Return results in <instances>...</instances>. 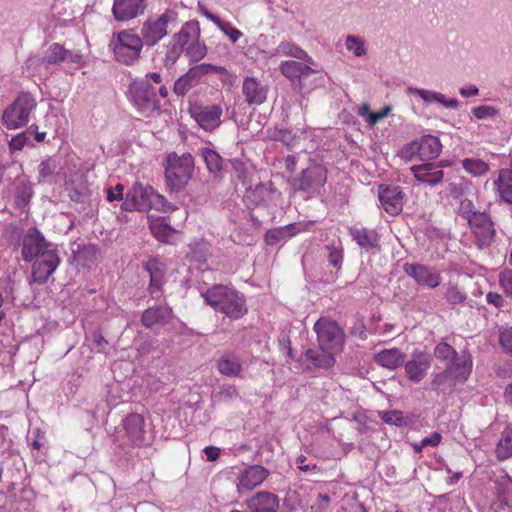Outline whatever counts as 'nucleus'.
Wrapping results in <instances>:
<instances>
[{"label":"nucleus","instance_id":"e2e57ef3","mask_svg":"<svg viewBox=\"0 0 512 512\" xmlns=\"http://www.w3.org/2000/svg\"><path fill=\"white\" fill-rule=\"evenodd\" d=\"M220 400H232L238 397V390L234 385H225L220 388L218 392Z\"/></svg>","mask_w":512,"mask_h":512},{"label":"nucleus","instance_id":"4c0bfd02","mask_svg":"<svg viewBox=\"0 0 512 512\" xmlns=\"http://www.w3.org/2000/svg\"><path fill=\"white\" fill-rule=\"evenodd\" d=\"M447 364L453 366L454 379L464 381L471 371L472 361L469 354L463 353L459 357L455 356L452 363Z\"/></svg>","mask_w":512,"mask_h":512},{"label":"nucleus","instance_id":"13d9d810","mask_svg":"<svg viewBox=\"0 0 512 512\" xmlns=\"http://www.w3.org/2000/svg\"><path fill=\"white\" fill-rule=\"evenodd\" d=\"M472 113L477 119H486L496 116L498 114V110L492 106L482 105L473 108Z\"/></svg>","mask_w":512,"mask_h":512},{"label":"nucleus","instance_id":"8fccbe9b","mask_svg":"<svg viewBox=\"0 0 512 512\" xmlns=\"http://www.w3.org/2000/svg\"><path fill=\"white\" fill-rule=\"evenodd\" d=\"M446 301L451 305L462 304L467 299V294L458 286L449 285L444 295Z\"/></svg>","mask_w":512,"mask_h":512},{"label":"nucleus","instance_id":"5701e85b","mask_svg":"<svg viewBox=\"0 0 512 512\" xmlns=\"http://www.w3.org/2000/svg\"><path fill=\"white\" fill-rule=\"evenodd\" d=\"M246 506L250 512H277L279 498L274 493L260 491L246 501Z\"/></svg>","mask_w":512,"mask_h":512},{"label":"nucleus","instance_id":"72a5a7b5","mask_svg":"<svg viewBox=\"0 0 512 512\" xmlns=\"http://www.w3.org/2000/svg\"><path fill=\"white\" fill-rule=\"evenodd\" d=\"M337 354L331 351H322L319 349H308L305 352V356L309 362H311L315 367L328 369L334 366L336 359L335 356Z\"/></svg>","mask_w":512,"mask_h":512},{"label":"nucleus","instance_id":"052dcab7","mask_svg":"<svg viewBox=\"0 0 512 512\" xmlns=\"http://www.w3.org/2000/svg\"><path fill=\"white\" fill-rule=\"evenodd\" d=\"M499 284L506 295L512 297V270H504L499 274Z\"/></svg>","mask_w":512,"mask_h":512},{"label":"nucleus","instance_id":"b1692460","mask_svg":"<svg viewBox=\"0 0 512 512\" xmlns=\"http://www.w3.org/2000/svg\"><path fill=\"white\" fill-rule=\"evenodd\" d=\"M417 181L430 186L437 185L443 181L444 172L434 163H423L414 165L411 168Z\"/></svg>","mask_w":512,"mask_h":512},{"label":"nucleus","instance_id":"2eb2a0df","mask_svg":"<svg viewBox=\"0 0 512 512\" xmlns=\"http://www.w3.org/2000/svg\"><path fill=\"white\" fill-rule=\"evenodd\" d=\"M268 469L261 465H252L244 469L238 476L237 491L247 493L261 485L269 476Z\"/></svg>","mask_w":512,"mask_h":512},{"label":"nucleus","instance_id":"09e8293b","mask_svg":"<svg viewBox=\"0 0 512 512\" xmlns=\"http://www.w3.org/2000/svg\"><path fill=\"white\" fill-rule=\"evenodd\" d=\"M345 46L354 56L361 57L367 52L364 41L357 36L348 35L345 40Z\"/></svg>","mask_w":512,"mask_h":512},{"label":"nucleus","instance_id":"a18cd8bd","mask_svg":"<svg viewBox=\"0 0 512 512\" xmlns=\"http://www.w3.org/2000/svg\"><path fill=\"white\" fill-rule=\"evenodd\" d=\"M152 234L161 242L168 243L174 234V230L170 228L164 221L157 220L150 225Z\"/></svg>","mask_w":512,"mask_h":512},{"label":"nucleus","instance_id":"bf43d9fd","mask_svg":"<svg viewBox=\"0 0 512 512\" xmlns=\"http://www.w3.org/2000/svg\"><path fill=\"white\" fill-rule=\"evenodd\" d=\"M401 157L406 160L419 158V141H412L411 143L405 145L401 150Z\"/></svg>","mask_w":512,"mask_h":512},{"label":"nucleus","instance_id":"79ce46f5","mask_svg":"<svg viewBox=\"0 0 512 512\" xmlns=\"http://www.w3.org/2000/svg\"><path fill=\"white\" fill-rule=\"evenodd\" d=\"M67 55V49H65L62 45L58 43H54L49 46L46 50L42 61L45 64H57L62 61H65V56Z\"/></svg>","mask_w":512,"mask_h":512},{"label":"nucleus","instance_id":"f8f14e48","mask_svg":"<svg viewBox=\"0 0 512 512\" xmlns=\"http://www.w3.org/2000/svg\"><path fill=\"white\" fill-rule=\"evenodd\" d=\"M223 68L208 63H202L191 67L186 74L182 75L174 84V92L179 96H184L190 89L195 87L200 79L214 72H219Z\"/></svg>","mask_w":512,"mask_h":512},{"label":"nucleus","instance_id":"37998d69","mask_svg":"<svg viewBox=\"0 0 512 512\" xmlns=\"http://www.w3.org/2000/svg\"><path fill=\"white\" fill-rule=\"evenodd\" d=\"M454 378V372H453V366H449L447 364V367L444 371L436 374L431 382L432 388L436 391L444 390L447 386H452L453 379Z\"/></svg>","mask_w":512,"mask_h":512},{"label":"nucleus","instance_id":"4d7b16f0","mask_svg":"<svg viewBox=\"0 0 512 512\" xmlns=\"http://www.w3.org/2000/svg\"><path fill=\"white\" fill-rule=\"evenodd\" d=\"M218 28L229 37L232 43H236L243 36V33L229 22H222Z\"/></svg>","mask_w":512,"mask_h":512},{"label":"nucleus","instance_id":"9d476101","mask_svg":"<svg viewBox=\"0 0 512 512\" xmlns=\"http://www.w3.org/2000/svg\"><path fill=\"white\" fill-rule=\"evenodd\" d=\"M131 99L142 113H149L159 106L155 88L149 81L134 82L130 88Z\"/></svg>","mask_w":512,"mask_h":512},{"label":"nucleus","instance_id":"ea45409f","mask_svg":"<svg viewBox=\"0 0 512 512\" xmlns=\"http://www.w3.org/2000/svg\"><path fill=\"white\" fill-rule=\"evenodd\" d=\"M184 51V48L172 37L169 42L165 46V56L163 59V64L165 67H172L177 60L180 58Z\"/></svg>","mask_w":512,"mask_h":512},{"label":"nucleus","instance_id":"aec40b11","mask_svg":"<svg viewBox=\"0 0 512 512\" xmlns=\"http://www.w3.org/2000/svg\"><path fill=\"white\" fill-rule=\"evenodd\" d=\"M123 428L129 441L135 446L147 443L145 419L141 414L131 413L123 420Z\"/></svg>","mask_w":512,"mask_h":512},{"label":"nucleus","instance_id":"6e6d98bb","mask_svg":"<svg viewBox=\"0 0 512 512\" xmlns=\"http://www.w3.org/2000/svg\"><path fill=\"white\" fill-rule=\"evenodd\" d=\"M435 357L440 360H446L452 363L455 358V350L447 343H439L434 350Z\"/></svg>","mask_w":512,"mask_h":512},{"label":"nucleus","instance_id":"393cba45","mask_svg":"<svg viewBox=\"0 0 512 512\" xmlns=\"http://www.w3.org/2000/svg\"><path fill=\"white\" fill-rule=\"evenodd\" d=\"M349 235L352 239L364 249H374L379 246L378 233L373 229L363 226H351L348 228Z\"/></svg>","mask_w":512,"mask_h":512},{"label":"nucleus","instance_id":"0eeeda50","mask_svg":"<svg viewBox=\"0 0 512 512\" xmlns=\"http://www.w3.org/2000/svg\"><path fill=\"white\" fill-rule=\"evenodd\" d=\"M326 181V167L321 164L312 163L301 172L300 176L293 180L292 187L295 191L315 194L319 192L320 188L324 186Z\"/></svg>","mask_w":512,"mask_h":512},{"label":"nucleus","instance_id":"4468645a","mask_svg":"<svg viewBox=\"0 0 512 512\" xmlns=\"http://www.w3.org/2000/svg\"><path fill=\"white\" fill-rule=\"evenodd\" d=\"M34 260L32 278L34 282L39 284L45 283L60 263L55 249L46 250L45 253H41Z\"/></svg>","mask_w":512,"mask_h":512},{"label":"nucleus","instance_id":"6e6552de","mask_svg":"<svg viewBox=\"0 0 512 512\" xmlns=\"http://www.w3.org/2000/svg\"><path fill=\"white\" fill-rule=\"evenodd\" d=\"M221 104H195L190 108L191 117L205 131L212 132L222 124Z\"/></svg>","mask_w":512,"mask_h":512},{"label":"nucleus","instance_id":"3c124183","mask_svg":"<svg viewBox=\"0 0 512 512\" xmlns=\"http://www.w3.org/2000/svg\"><path fill=\"white\" fill-rule=\"evenodd\" d=\"M471 184L467 181L452 182L447 186L448 195L454 199H460L470 190Z\"/></svg>","mask_w":512,"mask_h":512},{"label":"nucleus","instance_id":"680f3d73","mask_svg":"<svg viewBox=\"0 0 512 512\" xmlns=\"http://www.w3.org/2000/svg\"><path fill=\"white\" fill-rule=\"evenodd\" d=\"M500 344L504 351L512 356V328L505 329L501 332Z\"/></svg>","mask_w":512,"mask_h":512},{"label":"nucleus","instance_id":"e433bc0d","mask_svg":"<svg viewBox=\"0 0 512 512\" xmlns=\"http://www.w3.org/2000/svg\"><path fill=\"white\" fill-rule=\"evenodd\" d=\"M300 232L295 224H290L285 227L271 229L265 234V241L268 245H275L279 241L290 238Z\"/></svg>","mask_w":512,"mask_h":512},{"label":"nucleus","instance_id":"bb28decb","mask_svg":"<svg viewBox=\"0 0 512 512\" xmlns=\"http://www.w3.org/2000/svg\"><path fill=\"white\" fill-rule=\"evenodd\" d=\"M242 368V360L233 353H224L217 361L219 373L230 378L240 377Z\"/></svg>","mask_w":512,"mask_h":512},{"label":"nucleus","instance_id":"58836bf2","mask_svg":"<svg viewBox=\"0 0 512 512\" xmlns=\"http://www.w3.org/2000/svg\"><path fill=\"white\" fill-rule=\"evenodd\" d=\"M496 455L499 460L512 457V424L508 425L502 432L496 447Z\"/></svg>","mask_w":512,"mask_h":512},{"label":"nucleus","instance_id":"9b49d317","mask_svg":"<svg viewBox=\"0 0 512 512\" xmlns=\"http://www.w3.org/2000/svg\"><path fill=\"white\" fill-rule=\"evenodd\" d=\"M21 254L25 262H31L46 250H53V245L46 241L40 231L29 228L22 239Z\"/></svg>","mask_w":512,"mask_h":512},{"label":"nucleus","instance_id":"f257e3e1","mask_svg":"<svg viewBox=\"0 0 512 512\" xmlns=\"http://www.w3.org/2000/svg\"><path fill=\"white\" fill-rule=\"evenodd\" d=\"M202 297L215 311L235 320L242 318L248 311L244 296L226 285L215 284L203 292Z\"/></svg>","mask_w":512,"mask_h":512},{"label":"nucleus","instance_id":"473e14b6","mask_svg":"<svg viewBox=\"0 0 512 512\" xmlns=\"http://www.w3.org/2000/svg\"><path fill=\"white\" fill-rule=\"evenodd\" d=\"M418 141L420 160H431L440 155L442 145L437 137L432 135H425Z\"/></svg>","mask_w":512,"mask_h":512},{"label":"nucleus","instance_id":"c9c22d12","mask_svg":"<svg viewBox=\"0 0 512 512\" xmlns=\"http://www.w3.org/2000/svg\"><path fill=\"white\" fill-rule=\"evenodd\" d=\"M495 494L504 506H512V478L502 475L495 481Z\"/></svg>","mask_w":512,"mask_h":512},{"label":"nucleus","instance_id":"423d86ee","mask_svg":"<svg viewBox=\"0 0 512 512\" xmlns=\"http://www.w3.org/2000/svg\"><path fill=\"white\" fill-rule=\"evenodd\" d=\"M36 106L37 102L31 94H19L13 103L4 110L3 124L7 129H17L25 126Z\"/></svg>","mask_w":512,"mask_h":512},{"label":"nucleus","instance_id":"f03ea898","mask_svg":"<svg viewBox=\"0 0 512 512\" xmlns=\"http://www.w3.org/2000/svg\"><path fill=\"white\" fill-rule=\"evenodd\" d=\"M144 45L140 35L132 29L114 33L110 42L115 59L125 65L133 64L140 57Z\"/></svg>","mask_w":512,"mask_h":512},{"label":"nucleus","instance_id":"a19ab883","mask_svg":"<svg viewBox=\"0 0 512 512\" xmlns=\"http://www.w3.org/2000/svg\"><path fill=\"white\" fill-rule=\"evenodd\" d=\"M201 156L205 161L207 169L213 173L217 174L222 170L223 160L222 157L214 150L209 148L201 149Z\"/></svg>","mask_w":512,"mask_h":512},{"label":"nucleus","instance_id":"6ab92c4d","mask_svg":"<svg viewBox=\"0 0 512 512\" xmlns=\"http://www.w3.org/2000/svg\"><path fill=\"white\" fill-rule=\"evenodd\" d=\"M145 0H114L112 13L116 21L127 22L143 14Z\"/></svg>","mask_w":512,"mask_h":512},{"label":"nucleus","instance_id":"69168bd1","mask_svg":"<svg viewBox=\"0 0 512 512\" xmlns=\"http://www.w3.org/2000/svg\"><path fill=\"white\" fill-rule=\"evenodd\" d=\"M124 186L122 184H117L114 187H110L107 189V200L109 202H113L115 200L123 199Z\"/></svg>","mask_w":512,"mask_h":512},{"label":"nucleus","instance_id":"774afa93","mask_svg":"<svg viewBox=\"0 0 512 512\" xmlns=\"http://www.w3.org/2000/svg\"><path fill=\"white\" fill-rule=\"evenodd\" d=\"M442 440V436L438 432H433L430 436L422 439V446L424 447H437Z\"/></svg>","mask_w":512,"mask_h":512},{"label":"nucleus","instance_id":"a211bd4d","mask_svg":"<svg viewBox=\"0 0 512 512\" xmlns=\"http://www.w3.org/2000/svg\"><path fill=\"white\" fill-rule=\"evenodd\" d=\"M430 367L431 356L424 351L415 350L405 363V372L409 380L418 383L426 376Z\"/></svg>","mask_w":512,"mask_h":512},{"label":"nucleus","instance_id":"5fc2aeb1","mask_svg":"<svg viewBox=\"0 0 512 512\" xmlns=\"http://www.w3.org/2000/svg\"><path fill=\"white\" fill-rule=\"evenodd\" d=\"M458 211L460 216L467 220V222H469V219H473L474 216L481 213L480 211L475 210L473 202L467 198H463L460 200Z\"/></svg>","mask_w":512,"mask_h":512},{"label":"nucleus","instance_id":"39448f33","mask_svg":"<svg viewBox=\"0 0 512 512\" xmlns=\"http://www.w3.org/2000/svg\"><path fill=\"white\" fill-rule=\"evenodd\" d=\"M178 14L172 9H166L160 15L149 16L142 24L140 37L148 47L158 44L168 35V25L177 21Z\"/></svg>","mask_w":512,"mask_h":512},{"label":"nucleus","instance_id":"864d4df0","mask_svg":"<svg viewBox=\"0 0 512 512\" xmlns=\"http://www.w3.org/2000/svg\"><path fill=\"white\" fill-rule=\"evenodd\" d=\"M339 512H366L365 507L353 496H344Z\"/></svg>","mask_w":512,"mask_h":512},{"label":"nucleus","instance_id":"f3484780","mask_svg":"<svg viewBox=\"0 0 512 512\" xmlns=\"http://www.w3.org/2000/svg\"><path fill=\"white\" fill-rule=\"evenodd\" d=\"M404 271L419 285L430 289L438 287L442 281L440 274L435 269L422 264H405Z\"/></svg>","mask_w":512,"mask_h":512},{"label":"nucleus","instance_id":"ddd939ff","mask_svg":"<svg viewBox=\"0 0 512 512\" xmlns=\"http://www.w3.org/2000/svg\"><path fill=\"white\" fill-rule=\"evenodd\" d=\"M154 190L150 186H144L141 183H135L127 192L121 208L125 211H148L152 205Z\"/></svg>","mask_w":512,"mask_h":512},{"label":"nucleus","instance_id":"c756f323","mask_svg":"<svg viewBox=\"0 0 512 512\" xmlns=\"http://www.w3.org/2000/svg\"><path fill=\"white\" fill-rule=\"evenodd\" d=\"M374 360L384 368L395 370L404 363L405 353L397 348L384 349L374 355Z\"/></svg>","mask_w":512,"mask_h":512},{"label":"nucleus","instance_id":"de8ad7c7","mask_svg":"<svg viewBox=\"0 0 512 512\" xmlns=\"http://www.w3.org/2000/svg\"><path fill=\"white\" fill-rule=\"evenodd\" d=\"M207 54V47L200 39L195 40L186 48V56L193 62H198Z\"/></svg>","mask_w":512,"mask_h":512},{"label":"nucleus","instance_id":"cd10ccee","mask_svg":"<svg viewBox=\"0 0 512 512\" xmlns=\"http://www.w3.org/2000/svg\"><path fill=\"white\" fill-rule=\"evenodd\" d=\"M493 187L501 200L512 204V159L509 168L499 171L497 179L493 181Z\"/></svg>","mask_w":512,"mask_h":512},{"label":"nucleus","instance_id":"7c9ffc66","mask_svg":"<svg viewBox=\"0 0 512 512\" xmlns=\"http://www.w3.org/2000/svg\"><path fill=\"white\" fill-rule=\"evenodd\" d=\"M201 29L197 20H190L186 22L179 32L172 35L183 48L188 47L195 40L200 39Z\"/></svg>","mask_w":512,"mask_h":512},{"label":"nucleus","instance_id":"0e129e2a","mask_svg":"<svg viewBox=\"0 0 512 512\" xmlns=\"http://www.w3.org/2000/svg\"><path fill=\"white\" fill-rule=\"evenodd\" d=\"M382 419L384 422H386L388 424H394L397 426H400L403 423V416H402V413L399 411L385 412L382 416Z\"/></svg>","mask_w":512,"mask_h":512},{"label":"nucleus","instance_id":"49530a36","mask_svg":"<svg viewBox=\"0 0 512 512\" xmlns=\"http://www.w3.org/2000/svg\"><path fill=\"white\" fill-rule=\"evenodd\" d=\"M57 161L54 158L43 160L38 167L39 183L47 182L57 170Z\"/></svg>","mask_w":512,"mask_h":512},{"label":"nucleus","instance_id":"c85d7f7f","mask_svg":"<svg viewBox=\"0 0 512 512\" xmlns=\"http://www.w3.org/2000/svg\"><path fill=\"white\" fill-rule=\"evenodd\" d=\"M408 94H416L418 95L426 104L432 103V102H438L445 106L446 108L450 109H456L459 105L458 101L456 99H447L444 94L440 92H434L422 88H416V87H408L407 88Z\"/></svg>","mask_w":512,"mask_h":512},{"label":"nucleus","instance_id":"4be33fe9","mask_svg":"<svg viewBox=\"0 0 512 512\" xmlns=\"http://www.w3.org/2000/svg\"><path fill=\"white\" fill-rule=\"evenodd\" d=\"M242 93L249 105H260L267 99L268 87L255 77L244 78Z\"/></svg>","mask_w":512,"mask_h":512},{"label":"nucleus","instance_id":"20e7f679","mask_svg":"<svg viewBox=\"0 0 512 512\" xmlns=\"http://www.w3.org/2000/svg\"><path fill=\"white\" fill-rule=\"evenodd\" d=\"M194 167V160L190 153L181 156L171 153L167 157L165 177L167 185L171 190L183 189L191 178Z\"/></svg>","mask_w":512,"mask_h":512},{"label":"nucleus","instance_id":"338daca9","mask_svg":"<svg viewBox=\"0 0 512 512\" xmlns=\"http://www.w3.org/2000/svg\"><path fill=\"white\" fill-rule=\"evenodd\" d=\"M83 55L80 51L67 50V55L65 56V61L74 63L78 66L83 65L84 59Z\"/></svg>","mask_w":512,"mask_h":512},{"label":"nucleus","instance_id":"603ef678","mask_svg":"<svg viewBox=\"0 0 512 512\" xmlns=\"http://www.w3.org/2000/svg\"><path fill=\"white\" fill-rule=\"evenodd\" d=\"M328 250V261L329 263L337 268H340L343 262V247L341 244H329L327 245Z\"/></svg>","mask_w":512,"mask_h":512},{"label":"nucleus","instance_id":"a878e982","mask_svg":"<svg viewBox=\"0 0 512 512\" xmlns=\"http://www.w3.org/2000/svg\"><path fill=\"white\" fill-rule=\"evenodd\" d=\"M173 316L172 309L167 306H157L146 309L141 318V323L146 328H152L154 325H165Z\"/></svg>","mask_w":512,"mask_h":512},{"label":"nucleus","instance_id":"1a4fd4ad","mask_svg":"<svg viewBox=\"0 0 512 512\" xmlns=\"http://www.w3.org/2000/svg\"><path fill=\"white\" fill-rule=\"evenodd\" d=\"M468 224L479 249L487 248L493 243L496 231L488 213H479L473 219H469Z\"/></svg>","mask_w":512,"mask_h":512},{"label":"nucleus","instance_id":"412c9836","mask_svg":"<svg viewBox=\"0 0 512 512\" xmlns=\"http://www.w3.org/2000/svg\"><path fill=\"white\" fill-rule=\"evenodd\" d=\"M379 200L390 215H398L403 209L404 194L398 186H380Z\"/></svg>","mask_w":512,"mask_h":512},{"label":"nucleus","instance_id":"f704fd0d","mask_svg":"<svg viewBox=\"0 0 512 512\" xmlns=\"http://www.w3.org/2000/svg\"><path fill=\"white\" fill-rule=\"evenodd\" d=\"M273 55L287 56L309 63H314L312 58L299 46L290 41H282L274 49Z\"/></svg>","mask_w":512,"mask_h":512},{"label":"nucleus","instance_id":"2f4dec72","mask_svg":"<svg viewBox=\"0 0 512 512\" xmlns=\"http://www.w3.org/2000/svg\"><path fill=\"white\" fill-rule=\"evenodd\" d=\"M146 272L150 277L149 290L151 294H154L161 290L164 279L165 268L164 265L157 259H149L145 266Z\"/></svg>","mask_w":512,"mask_h":512},{"label":"nucleus","instance_id":"c03bdc74","mask_svg":"<svg viewBox=\"0 0 512 512\" xmlns=\"http://www.w3.org/2000/svg\"><path fill=\"white\" fill-rule=\"evenodd\" d=\"M462 166L468 173L473 176L485 175L489 170V166L485 161L476 158L464 159L462 161Z\"/></svg>","mask_w":512,"mask_h":512},{"label":"nucleus","instance_id":"dca6fc26","mask_svg":"<svg viewBox=\"0 0 512 512\" xmlns=\"http://www.w3.org/2000/svg\"><path fill=\"white\" fill-rule=\"evenodd\" d=\"M279 70L283 76L292 82L294 89L298 91H301L303 88L302 80L308 77L309 74L317 72L311 68L309 62L303 63L294 60L283 61L279 66Z\"/></svg>","mask_w":512,"mask_h":512},{"label":"nucleus","instance_id":"7ed1b4c3","mask_svg":"<svg viewBox=\"0 0 512 512\" xmlns=\"http://www.w3.org/2000/svg\"><path fill=\"white\" fill-rule=\"evenodd\" d=\"M313 330L317 335V343L322 351H331L336 354L342 352L345 333L335 320L329 317H321L315 322Z\"/></svg>","mask_w":512,"mask_h":512}]
</instances>
